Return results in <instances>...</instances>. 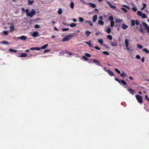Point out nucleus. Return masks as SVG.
<instances>
[{"instance_id":"423d86ee","label":"nucleus","mask_w":149,"mask_h":149,"mask_svg":"<svg viewBox=\"0 0 149 149\" xmlns=\"http://www.w3.org/2000/svg\"><path fill=\"white\" fill-rule=\"evenodd\" d=\"M27 37L26 36H22L20 37H18L17 38V39H20L22 40H23L24 41H26L27 39Z\"/></svg>"},{"instance_id":"4468645a","label":"nucleus","mask_w":149,"mask_h":149,"mask_svg":"<svg viewBox=\"0 0 149 149\" xmlns=\"http://www.w3.org/2000/svg\"><path fill=\"white\" fill-rule=\"evenodd\" d=\"M110 43L111 45L113 47H117L118 46V44L116 42H111Z\"/></svg>"},{"instance_id":"13d9d810","label":"nucleus","mask_w":149,"mask_h":149,"mask_svg":"<svg viewBox=\"0 0 149 149\" xmlns=\"http://www.w3.org/2000/svg\"><path fill=\"white\" fill-rule=\"evenodd\" d=\"M136 57L137 59H139L141 58V57L139 55H136Z\"/></svg>"},{"instance_id":"de8ad7c7","label":"nucleus","mask_w":149,"mask_h":149,"mask_svg":"<svg viewBox=\"0 0 149 149\" xmlns=\"http://www.w3.org/2000/svg\"><path fill=\"white\" fill-rule=\"evenodd\" d=\"M139 21L138 20L136 19L135 20V24L136 25H138L139 24Z\"/></svg>"},{"instance_id":"5701e85b","label":"nucleus","mask_w":149,"mask_h":149,"mask_svg":"<svg viewBox=\"0 0 149 149\" xmlns=\"http://www.w3.org/2000/svg\"><path fill=\"white\" fill-rule=\"evenodd\" d=\"M114 18L113 16L111 15L109 17V20L110 22L113 21Z\"/></svg>"},{"instance_id":"393cba45","label":"nucleus","mask_w":149,"mask_h":149,"mask_svg":"<svg viewBox=\"0 0 149 149\" xmlns=\"http://www.w3.org/2000/svg\"><path fill=\"white\" fill-rule=\"evenodd\" d=\"M1 44H4V45H8L9 44V43L8 42H7L6 41H2L0 43Z\"/></svg>"},{"instance_id":"72a5a7b5","label":"nucleus","mask_w":149,"mask_h":149,"mask_svg":"<svg viewBox=\"0 0 149 149\" xmlns=\"http://www.w3.org/2000/svg\"><path fill=\"white\" fill-rule=\"evenodd\" d=\"M131 25L132 26H134L135 25V22L134 20H132L131 21Z\"/></svg>"},{"instance_id":"a211bd4d","label":"nucleus","mask_w":149,"mask_h":149,"mask_svg":"<svg viewBox=\"0 0 149 149\" xmlns=\"http://www.w3.org/2000/svg\"><path fill=\"white\" fill-rule=\"evenodd\" d=\"M85 43L86 44L88 45L90 47H93V46L92 45H91V43L90 41L85 42Z\"/></svg>"},{"instance_id":"603ef678","label":"nucleus","mask_w":149,"mask_h":149,"mask_svg":"<svg viewBox=\"0 0 149 149\" xmlns=\"http://www.w3.org/2000/svg\"><path fill=\"white\" fill-rule=\"evenodd\" d=\"M33 3V1H28V3L29 5H31Z\"/></svg>"},{"instance_id":"37998d69","label":"nucleus","mask_w":149,"mask_h":149,"mask_svg":"<svg viewBox=\"0 0 149 149\" xmlns=\"http://www.w3.org/2000/svg\"><path fill=\"white\" fill-rule=\"evenodd\" d=\"M111 31V29L110 28H108L107 30V32L109 34L110 33Z\"/></svg>"},{"instance_id":"c85d7f7f","label":"nucleus","mask_w":149,"mask_h":149,"mask_svg":"<svg viewBox=\"0 0 149 149\" xmlns=\"http://www.w3.org/2000/svg\"><path fill=\"white\" fill-rule=\"evenodd\" d=\"M27 54H26L25 53H23L21 54L20 57H25L27 56Z\"/></svg>"},{"instance_id":"a19ab883","label":"nucleus","mask_w":149,"mask_h":149,"mask_svg":"<svg viewBox=\"0 0 149 149\" xmlns=\"http://www.w3.org/2000/svg\"><path fill=\"white\" fill-rule=\"evenodd\" d=\"M3 34L6 35H7L8 34V31H4L3 32Z\"/></svg>"},{"instance_id":"5fc2aeb1","label":"nucleus","mask_w":149,"mask_h":149,"mask_svg":"<svg viewBox=\"0 0 149 149\" xmlns=\"http://www.w3.org/2000/svg\"><path fill=\"white\" fill-rule=\"evenodd\" d=\"M123 6L124 7H125L127 8L129 10H130V8L128 6H127V5H123Z\"/></svg>"},{"instance_id":"a878e982","label":"nucleus","mask_w":149,"mask_h":149,"mask_svg":"<svg viewBox=\"0 0 149 149\" xmlns=\"http://www.w3.org/2000/svg\"><path fill=\"white\" fill-rule=\"evenodd\" d=\"M120 76L123 77L124 78H125V76H126V74L123 72H122V73L120 74Z\"/></svg>"},{"instance_id":"58836bf2","label":"nucleus","mask_w":149,"mask_h":149,"mask_svg":"<svg viewBox=\"0 0 149 149\" xmlns=\"http://www.w3.org/2000/svg\"><path fill=\"white\" fill-rule=\"evenodd\" d=\"M125 45H129V42H128L127 39H125Z\"/></svg>"},{"instance_id":"0eeeda50","label":"nucleus","mask_w":149,"mask_h":149,"mask_svg":"<svg viewBox=\"0 0 149 149\" xmlns=\"http://www.w3.org/2000/svg\"><path fill=\"white\" fill-rule=\"evenodd\" d=\"M107 3L109 5V6L110 7L113 9H115V10H116L117 9V8H116V7L112 5L110 2L109 1H107Z\"/></svg>"},{"instance_id":"49530a36","label":"nucleus","mask_w":149,"mask_h":149,"mask_svg":"<svg viewBox=\"0 0 149 149\" xmlns=\"http://www.w3.org/2000/svg\"><path fill=\"white\" fill-rule=\"evenodd\" d=\"M69 30V28H63L62 29V30L63 31H68Z\"/></svg>"},{"instance_id":"ea45409f","label":"nucleus","mask_w":149,"mask_h":149,"mask_svg":"<svg viewBox=\"0 0 149 149\" xmlns=\"http://www.w3.org/2000/svg\"><path fill=\"white\" fill-rule=\"evenodd\" d=\"M9 50L10 52H13L14 53H16L17 52V50H13L11 49H9Z\"/></svg>"},{"instance_id":"473e14b6","label":"nucleus","mask_w":149,"mask_h":149,"mask_svg":"<svg viewBox=\"0 0 149 149\" xmlns=\"http://www.w3.org/2000/svg\"><path fill=\"white\" fill-rule=\"evenodd\" d=\"M74 3L72 1L70 3V7L72 8L73 9L74 8Z\"/></svg>"},{"instance_id":"79ce46f5","label":"nucleus","mask_w":149,"mask_h":149,"mask_svg":"<svg viewBox=\"0 0 149 149\" xmlns=\"http://www.w3.org/2000/svg\"><path fill=\"white\" fill-rule=\"evenodd\" d=\"M111 23V25H110V27L111 28L113 27L114 25V21H113L112 22H110Z\"/></svg>"},{"instance_id":"cd10ccee","label":"nucleus","mask_w":149,"mask_h":149,"mask_svg":"<svg viewBox=\"0 0 149 149\" xmlns=\"http://www.w3.org/2000/svg\"><path fill=\"white\" fill-rule=\"evenodd\" d=\"M121 83L122 84L124 85H126L127 84L126 83L123 79H122L120 81V84Z\"/></svg>"},{"instance_id":"c756f323","label":"nucleus","mask_w":149,"mask_h":149,"mask_svg":"<svg viewBox=\"0 0 149 149\" xmlns=\"http://www.w3.org/2000/svg\"><path fill=\"white\" fill-rule=\"evenodd\" d=\"M76 26V24L74 23H72L70 25V27L72 28L75 27Z\"/></svg>"},{"instance_id":"a18cd8bd","label":"nucleus","mask_w":149,"mask_h":149,"mask_svg":"<svg viewBox=\"0 0 149 149\" xmlns=\"http://www.w3.org/2000/svg\"><path fill=\"white\" fill-rule=\"evenodd\" d=\"M102 53L105 55H109V53L107 51H103L102 52Z\"/></svg>"},{"instance_id":"f704fd0d","label":"nucleus","mask_w":149,"mask_h":149,"mask_svg":"<svg viewBox=\"0 0 149 149\" xmlns=\"http://www.w3.org/2000/svg\"><path fill=\"white\" fill-rule=\"evenodd\" d=\"M98 23H99V24L100 25H103L104 24V22L101 20H99L98 21Z\"/></svg>"},{"instance_id":"6ab92c4d","label":"nucleus","mask_w":149,"mask_h":149,"mask_svg":"<svg viewBox=\"0 0 149 149\" xmlns=\"http://www.w3.org/2000/svg\"><path fill=\"white\" fill-rule=\"evenodd\" d=\"M128 91L132 95H133L134 94V91L131 88H129L128 89Z\"/></svg>"},{"instance_id":"bb28decb","label":"nucleus","mask_w":149,"mask_h":149,"mask_svg":"<svg viewBox=\"0 0 149 149\" xmlns=\"http://www.w3.org/2000/svg\"><path fill=\"white\" fill-rule=\"evenodd\" d=\"M137 14L138 15L140 16H141L143 13L142 12L140 11H138L137 12Z\"/></svg>"},{"instance_id":"4d7b16f0","label":"nucleus","mask_w":149,"mask_h":149,"mask_svg":"<svg viewBox=\"0 0 149 149\" xmlns=\"http://www.w3.org/2000/svg\"><path fill=\"white\" fill-rule=\"evenodd\" d=\"M82 58L84 59L85 60L87 61L88 60V58L86 56H83Z\"/></svg>"},{"instance_id":"aec40b11","label":"nucleus","mask_w":149,"mask_h":149,"mask_svg":"<svg viewBox=\"0 0 149 149\" xmlns=\"http://www.w3.org/2000/svg\"><path fill=\"white\" fill-rule=\"evenodd\" d=\"M98 41L100 44L101 45H102L103 43V41L102 39H98Z\"/></svg>"},{"instance_id":"e433bc0d","label":"nucleus","mask_w":149,"mask_h":149,"mask_svg":"<svg viewBox=\"0 0 149 149\" xmlns=\"http://www.w3.org/2000/svg\"><path fill=\"white\" fill-rule=\"evenodd\" d=\"M62 13V9L61 8H60L58 11V13L59 14L61 15V14Z\"/></svg>"},{"instance_id":"69168bd1","label":"nucleus","mask_w":149,"mask_h":149,"mask_svg":"<svg viewBox=\"0 0 149 149\" xmlns=\"http://www.w3.org/2000/svg\"><path fill=\"white\" fill-rule=\"evenodd\" d=\"M72 21L74 22H77V19L75 18L73 19Z\"/></svg>"},{"instance_id":"7c9ffc66","label":"nucleus","mask_w":149,"mask_h":149,"mask_svg":"<svg viewBox=\"0 0 149 149\" xmlns=\"http://www.w3.org/2000/svg\"><path fill=\"white\" fill-rule=\"evenodd\" d=\"M79 21L80 22H84V20L83 18L81 17H79Z\"/></svg>"},{"instance_id":"9d476101","label":"nucleus","mask_w":149,"mask_h":149,"mask_svg":"<svg viewBox=\"0 0 149 149\" xmlns=\"http://www.w3.org/2000/svg\"><path fill=\"white\" fill-rule=\"evenodd\" d=\"M133 7L132 8V10L134 12H136L137 10V8L133 3H132Z\"/></svg>"},{"instance_id":"c9c22d12","label":"nucleus","mask_w":149,"mask_h":149,"mask_svg":"<svg viewBox=\"0 0 149 149\" xmlns=\"http://www.w3.org/2000/svg\"><path fill=\"white\" fill-rule=\"evenodd\" d=\"M141 16L142 18L143 19H145L147 17L146 15L144 13H143Z\"/></svg>"},{"instance_id":"338daca9","label":"nucleus","mask_w":149,"mask_h":149,"mask_svg":"<svg viewBox=\"0 0 149 149\" xmlns=\"http://www.w3.org/2000/svg\"><path fill=\"white\" fill-rule=\"evenodd\" d=\"M80 1L83 3H85L86 2V1L84 0H80Z\"/></svg>"},{"instance_id":"20e7f679","label":"nucleus","mask_w":149,"mask_h":149,"mask_svg":"<svg viewBox=\"0 0 149 149\" xmlns=\"http://www.w3.org/2000/svg\"><path fill=\"white\" fill-rule=\"evenodd\" d=\"M31 35L33 37H39L40 35L39 34V32L38 31H36L33 32L31 33V32L30 33Z\"/></svg>"},{"instance_id":"1a4fd4ad","label":"nucleus","mask_w":149,"mask_h":149,"mask_svg":"<svg viewBox=\"0 0 149 149\" xmlns=\"http://www.w3.org/2000/svg\"><path fill=\"white\" fill-rule=\"evenodd\" d=\"M111 76H113L114 75L113 73L110 70L107 69L105 70Z\"/></svg>"},{"instance_id":"b1692460","label":"nucleus","mask_w":149,"mask_h":149,"mask_svg":"<svg viewBox=\"0 0 149 149\" xmlns=\"http://www.w3.org/2000/svg\"><path fill=\"white\" fill-rule=\"evenodd\" d=\"M139 31H140V32H141L142 33L144 34L145 33L142 27H140Z\"/></svg>"},{"instance_id":"f8f14e48","label":"nucleus","mask_w":149,"mask_h":149,"mask_svg":"<svg viewBox=\"0 0 149 149\" xmlns=\"http://www.w3.org/2000/svg\"><path fill=\"white\" fill-rule=\"evenodd\" d=\"M97 19V15H94L93 18V22H95Z\"/></svg>"},{"instance_id":"6e6d98bb","label":"nucleus","mask_w":149,"mask_h":149,"mask_svg":"<svg viewBox=\"0 0 149 149\" xmlns=\"http://www.w3.org/2000/svg\"><path fill=\"white\" fill-rule=\"evenodd\" d=\"M85 55L86 56L88 57H91V55L90 54H89L88 53H86L85 54Z\"/></svg>"},{"instance_id":"412c9836","label":"nucleus","mask_w":149,"mask_h":149,"mask_svg":"<svg viewBox=\"0 0 149 149\" xmlns=\"http://www.w3.org/2000/svg\"><path fill=\"white\" fill-rule=\"evenodd\" d=\"M48 45L47 44H46L42 46L41 48H40V49H44L46 48L48 46Z\"/></svg>"},{"instance_id":"39448f33","label":"nucleus","mask_w":149,"mask_h":149,"mask_svg":"<svg viewBox=\"0 0 149 149\" xmlns=\"http://www.w3.org/2000/svg\"><path fill=\"white\" fill-rule=\"evenodd\" d=\"M142 24L144 26L145 29L147 30V32L149 33V26L145 22H142Z\"/></svg>"},{"instance_id":"3c124183","label":"nucleus","mask_w":149,"mask_h":149,"mask_svg":"<svg viewBox=\"0 0 149 149\" xmlns=\"http://www.w3.org/2000/svg\"><path fill=\"white\" fill-rule=\"evenodd\" d=\"M115 70L119 74H120V72L117 68H115Z\"/></svg>"},{"instance_id":"e2e57ef3","label":"nucleus","mask_w":149,"mask_h":149,"mask_svg":"<svg viewBox=\"0 0 149 149\" xmlns=\"http://www.w3.org/2000/svg\"><path fill=\"white\" fill-rule=\"evenodd\" d=\"M145 60V58L144 57H143L141 58V61L142 62H144Z\"/></svg>"},{"instance_id":"dca6fc26","label":"nucleus","mask_w":149,"mask_h":149,"mask_svg":"<svg viewBox=\"0 0 149 149\" xmlns=\"http://www.w3.org/2000/svg\"><path fill=\"white\" fill-rule=\"evenodd\" d=\"M85 23H88L89 24V25L92 26L93 25V24L92 22L90 21H86L85 22Z\"/></svg>"},{"instance_id":"7ed1b4c3","label":"nucleus","mask_w":149,"mask_h":149,"mask_svg":"<svg viewBox=\"0 0 149 149\" xmlns=\"http://www.w3.org/2000/svg\"><path fill=\"white\" fill-rule=\"evenodd\" d=\"M72 37L73 35H67L62 39V40L63 42L68 41L70 40Z\"/></svg>"},{"instance_id":"864d4df0","label":"nucleus","mask_w":149,"mask_h":149,"mask_svg":"<svg viewBox=\"0 0 149 149\" xmlns=\"http://www.w3.org/2000/svg\"><path fill=\"white\" fill-rule=\"evenodd\" d=\"M115 79L117 81L119 84H120V81L118 79V78H115Z\"/></svg>"},{"instance_id":"f257e3e1","label":"nucleus","mask_w":149,"mask_h":149,"mask_svg":"<svg viewBox=\"0 0 149 149\" xmlns=\"http://www.w3.org/2000/svg\"><path fill=\"white\" fill-rule=\"evenodd\" d=\"M29 10L28 9H26L25 12L26 14V15L28 17H32L33 15L36 14V12L34 9H32L31 12V13H29Z\"/></svg>"},{"instance_id":"6e6552de","label":"nucleus","mask_w":149,"mask_h":149,"mask_svg":"<svg viewBox=\"0 0 149 149\" xmlns=\"http://www.w3.org/2000/svg\"><path fill=\"white\" fill-rule=\"evenodd\" d=\"M10 32H12L14 30V27L13 26V23H11L10 24Z\"/></svg>"},{"instance_id":"bf43d9fd","label":"nucleus","mask_w":149,"mask_h":149,"mask_svg":"<svg viewBox=\"0 0 149 149\" xmlns=\"http://www.w3.org/2000/svg\"><path fill=\"white\" fill-rule=\"evenodd\" d=\"M116 22H117L119 23V22H122V20L121 19H116Z\"/></svg>"},{"instance_id":"4c0bfd02","label":"nucleus","mask_w":149,"mask_h":149,"mask_svg":"<svg viewBox=\"0 0 149 149\" xmlns=\"http://www.w3.org/2000/svg\"><path fill=\"white\" fill-rule=\"evenodd\" d=\"M107 37L108 39L110 40H111L112 39V36L111 35H107Z\"/></svg>"},{"instance_id":"680f3d73","label":"nucleus","mask_w":149,"mask_h":149,"mask_svg":"<svg viewBox=\"0 0 149 149\" xmlns=\"http://www.w3.org/2000/svg\"><path fill=\"white\" fill-rule=\"evenodd\" d=\"M95 48L98 50H100V47H97V46H95Z\"/></svg>"},{"instance_id":"2f4dec72","label":"nucleus","mask_w":149,"mask_h":149,"mask_svg":"<svg viewBox=\"0 0 149 149\" xmlns=\"http://www.w3.org/2000/svg\"><path fill=\"white\" fill-rule=\"evenodd\" d=\"M85 34L86 35V36L87 37L88 36L90 33H91V32H90L89 31H86L85 32Z\"/></svg>"},{"instance_id":"2eb2a0df","label":"nucleus","mask_w":149,"mask_h":149,"mask_svg":"<svg viewBox=\"0 0 149 149\" xmlns=\"http://www.w3.org/2000/svg\"><path fill=\"white\" fill-rule=\"evenodd\" d=\"M88 4L93 8H95L96 7V5L94 3H89Z\"/></svg>"},{"instance_id":"c03bdc74","label":"nucleus","mask_w":149,"mask_h":149,"mask_svg":"<svg viewBox=\"0 0 149 149\" xmlns=\"http://www.w3.org/2000/svg\"><path fill=\"white\" fill-rule=\"evenodd\" d=\"M121 9L124 12H125V13H126L127 12V10L126 8H124L122 7L121 8Z\"/></svg>"},{"instance_id":"4be33fe9","label":"nucleus","mask_w":149,"mask_h":149,"mask_svg":"<svg viewBox=\"0 0 149 149\" xmlns=\"http://www.w3.org/2000/svg\"><path fill=\"white\" fill-rule=\"evenodd\" d=\"M143 50L146 54L149 53V50L146 48H143Z\"/></svg>"},{"instance_id":"ddd939ff","label":"nucleus","mask_w":149,"mask_h":149,"mask_svg":"<svg viewBox=\"0 0 149 149\" xmlns=\"http://www.w3.org/2000/svg\"><path fill=\"white\" fill-rule=\"evenodd\" d=\"M128 27V26L125 24H123L122 25V28L123 29H126Z\"/></svg>"},{"instance_id":"f3484780","label":"nucleus","mask_w":149,"mask_h":149,"mask_svg":"<svg viewBox=\"0 0 149 149\" xmlns=\"http://www.w3.org/2000/svg\"><path fill=\"white\" fill-rule=\"evenodd\" d=\"M93 63H95L97 65H100V62L98 61H97L95 60V59H93Z\"/></svg>"},{"instance_id":"8fccbe9b","label":"nucleus","mask_w":149,"mask_h":149,"mask_svg":"<svg viewBox=\"0 0 149 149\" xmlns=\"http://www.w3.org/2000/svg\"><path fill=\"white\" fill-rule=\"evenodd\" d=\"M137 47L139 48L140 49H141L143 48V46L142 45L138 44L137 45Z\"/></svg>"},{"instance_id":"f03ea898","label":"nucleus","mask_w":149,"mask_h":149,"mask_svg":"<svg viewBox=\"0 0 149 149\" xmlns=\"http://www.w3.org/2000/svg\"><path fill=\"white\" fill-rule=\"evenodd\" d=\"M136 98L138 102L140 104H142L143 102L142 99V97L138 95H135Z\"/></svg>"},{"instance_id":"774afa93","label":"nucleus","mask_w":149,"mask_h":149,"mask_svg":"<svg viewBox=\"0 0 149 149\" xmlns=\"http://www.w3.org/2000/svg\"><path fill=\"white\" fill-rule=\"evenodd\" d=\"M143 7H144V8H145L146 7V5L145 3H143Z\"/></svg>"},{"instance_id":"9b49d317","label":"nucleus","mask_w":149,"mask_h":149,"mask_svg":"<svg viewBox=\"0 0 149 149\" xmlns=\"http://www.w3.org/2000/svg\"><path fill=\"white\" fill-rule=\"evenodd\" d=\"M30 49L32 50H36L37 51H39L40 50V48L39 47H33L30 48Z\"/></svg>"},{"instance_id":"09e8293b","label":"nucleus","mask_w":149,"mask_h":149,"mask_svg":"<svg viewBox=\"0 0 149 149\" xmlns=\"http://www.w3.org/2000/svg\"><path fill=\"white\" fill-rule=\"evenodd\" d=\"M34 27L36 29H38L40 28V26L38 24H35L34 26Z\"/></svg>"},{"instance_id":"052dcab7","label":"nucleus","mask_w":149,"mask_h":149,"mask_svg":"<svg viewBox=\"0 0 149 149\" xmlns=\"http://www.w3.org/2000/svg\"><path fill=\"white\" fill-rule=\"evenodd\" d=\"M99 19L101 20H103V17L102 16V15L100 16H99Z\"/></svg>"},{"instance_id":"0e129e2a","label":"nucleus","mask_w":149,"mask_h":149,"mask_svg":"<svg viewBox=\"0 0 149 149\" xmlns=\"http://www.w3.org/2000/svg\"><path fill=\"white\" fill-rule=\"evenodd\" d=\"M149 99V98L148 97L147 95H146L145 96V99L147 100H148V99Z\"/></svg>"}]
</instances>
